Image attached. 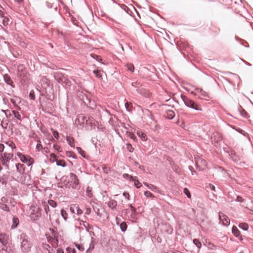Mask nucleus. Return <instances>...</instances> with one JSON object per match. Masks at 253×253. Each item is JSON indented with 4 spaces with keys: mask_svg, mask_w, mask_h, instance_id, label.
Segmentation results:
<instances>
[{
    "mask_svg": "<svg viewBox=\"0 0 253 253\" xmlns=\"http://www.w3.org/2000/svg\"><path fill=\"white\" fill-rule=\"evenodd\" d=\"M108 205L109 208L114 209L117 206V202L115 200H111L108 202Z\"/></svg>",
    "mask_w": 253,
    "mask_h": 253,
    "instance_id": "nucleus-15",
    "label": "nucleus"
},
{
    "mask_svg": "<svg viewBox=\"0 0 253 253\" xmlns=\"http://www.w3.org/2000/svg\"><path fill=\"white\" fill-rule=\"evenodd\" d=\"M17 155L21 162L26 163L28 165H30V159H28L27 157H26L24 155L20 152H18Z\"/></svg>",
    "mask_w": 253,
    "mask_h": 253,
    "instance_id": "nucleus-11",
    "label": "nucleus"
},
{
    "mask_svg": "<svg viewBox=\"0 0 253 253\" xmlns=\"http://www.w3.org/2000/svg\"><path fill=\"white\" fill-rule=\"evenodd\" d=\"M4 146L2 144H0V152H1L4 150Z\"/></svg>",
    "mask_w": 253,
    "mask_h": 253,
    "instance_id": "nucleus-52",
    "label": "nucleus"
},
{
    "mask_svg": "<svg viewBox=\"0 0 253 253\" xmlns=\"http://www.w3.org/2000/svg\"><path fill=\"white\" fill-rule=\"evenodd\" d=\"M211 189L212 190L214 191V190H215V187H214L213 185H212V186H211Z\"/></svg>",
    "mask_w": 253,
    "mask_h": 253,
    "instance_id": "nucleus-64",
    "label": "nucleus"
},
{
    "mask_svg": "<svg viewBox=\"0 0 253 253\" xmlns=\"http://www.w3.org/2000/svg\"><path fill=\"white\" fill-rule=\"evenodd\" d=\"M219 219L220 223L224 226H228L230 224L229 218L222 212L219 213Z\"/></svg>",
    "mask_w": 253,
    "mask_h": 253,
    "instance_id": "nucleus-7",
    "label": "nucleus"
},
{
    "mask_svg": "<svg viewBox=\"0 0 253 253\" xmlns=\"http://www.w3.org/2000/svg\"><path fill=\"white\" fill-rule=\"evenodd\" d=\"M0 208L4 211H8L9 210L8 206L5 204L2 203H0Z\"/></svg>",
    "mask_w": 253,
    "mask_h": 253,
    "instance_id": "nucleus-23",
    "label": "nucleus"
},
{
    "mask_svg": "<svg viewBox=\"0 0 253 253\" xmlns=\"http://www.w3.org/2000/svg\"><path fill=\"white\" fill-rule=\"evenodd\" d=\"M61 216H62V217L64 218V219L65 221L67 220L68 214L65 210H62L61 211Z\"/></svg>",
    "mask_w": 253,
    "mask_h": 253,
    "instance_id": "nucleus-28",
    "label": "nucleus"
},
{
    "mask_svg": "<svg viewBox=\"0 0 253 253\" xmlns=\"http://www.w3.org/2000/svg\"><path fill=\"white\" fill-rule=\"evenodd\" d=\"M47 204L53 208H55L57 206L56 203L52 200H48Z\"/></svg>",
    "mask_w": 253,
    "mask_h": 253,
    "instance_id": "nucleus-30",
    "label": "nucleus"
},
{
    "mask_svg": "<svg viewBox=\"0 0 253 253\" xmlns=\"http://www.w3.org/2000/svg\"><path fill=\"white\" fill-rule=\"evenodd\" d=\"M95 240L93 238H91V241L89 244V247L86 251V253H91L92 250L94 249L95 246Z\"/></svg>",
    "mask_w": 253,
    "mask_h": 253,
    "instance_id": "nucleus-14",
    "label": "nucleus"
},
{
    "mask_svg": "<svg viewBox=\"0 0 253 253\" xmlns=\"http://www.w3.org/2000/svg\"><path fill=\"white\" fill-rule=\"evenodd\" d=\"M43 206H44V210H45V213H46V214H48V212L49 211V207H48V205L47 203H46L45 202H44Z\"/></svg>",
    "mask_w": 253,
    "mask_h": 253,
    "instance_id": "nucleus-39",
    "label": "nucleus"
},
{
    "mask_svg": "<svg viewBox=\"0 0 253 253\" xmlns=\"http://www.w3.org/2000/svg\"><path fill=\"white\" fill-rule=\"evenodd\" d=\"M8 240V236L5 234L0 233V243L3 245H6Z\"/></svg>",
    "mask_w": 253,
    "mask_h": 253,
    "instance_id": "nucleus-12",
    "label": "nucleus"
},
{
    "mask_svg": "<svg viewBox=\"0 0 253 253\" xmlns=\"http://www.w3.org/2000/svg\"><path fill=\"white\" fill-rule=\"evenodd\" d=\"M232 232L234 235V236L236 237H240V239L241 240H242V238L240 236V232L236 226H233L232 229Z\"/></svg>",
    "mask_w": 253,
    "mask_h": 253,
    "instance_id": "nucleus-13",
    "label": "nucleus"
},
{
    "mask_svg": "<svg viewBox=\"0 0 253 253\" xmlns=\"http://www.w3.org/2000/svg\"><path fill=\"white\" fill-rule=\"evenodd\" d=\"M93 73L97 78H101L103 74V71H101L100 70H94Z\"/></svg>",
    "mask_w": 253,
    "mask_h": 253,
    "instance_id": "nucleus-26",
    "label": "nucleus"
},
{
    "mask_svg": "<svg viewBox=\"0 0 253 253\" xmlns=\"http://www.w3.org/2000/svg\"><path fill=\"white\" fill-rule=\"evenodd\" d=\"M243 199L240 197V196H238L236 199V201H237V202H243Z\"/></svg>",
    "mask_w": 253,
    "mask_h": 253,
    "instance_id": "nucleus-50",
    "label": "nucleus"
},
{
    "mask_svg": "<svg viewBox=\"0 0 253 253\" xmlns=\"http://www.w3.org/2000/svg\"><path fill=\"white\" fill-rule=\"evenodd\" d=\"M132 181H133L134 182V184L135 186L136 187V188H139L140 187H141V186H142L141 183L138 180L136 179L135 178H133V179H132Z\"/></svg>",
    "mask_w": 253,
    "mask_h": 253,
    "instance_id": "nucleus-25",
    "label": "nucleus"
},
{
    "mask_svg": "<svg viewBox=\"0 0 253 253\" xmlns=\"http://www.w3.org/2000/svg\"><path fill=\"white\" fill-rule=\"evenodd\" d=\"M123 177L125 179H129L130 180H132L134 177H133L131 175H129L128 174L125 173L123 174Z\"/></svg>",
    "mask_w": 253,
    "mask_h": 253,
    "instance_id": "nucleus-37",
    "label": "nucleus"
},
{
    "mask_svg": "<svg viewBox=\"0 0 253 253\" xmlns=\"http://www.w3.org/2000/svg\"><path fill=\"white\" fill-rule=\"evenodd\" d=\"M1 125L3 128H6L7 127V123L6 122H4L3 121L1 122Z\"/></svg>",
    "mask_w": 253,
    "mask_h": 253,
    "instance_id": "nucleus-45",
    "label": "nucleus"
},
{
    "mask_svg": "<svg viewBox=\"0 0 253 253\" xmlns=\"http://www.w3.org/2000/svg\"><path fill=\"white\" fill-rule=\"evenodd\" d=\"M55 161L56 163V165L57 166H61L62 167H65L66 166V164L65 162H64V161H63V160L56 159Z\"/></svg>",
    "mask_w": 253,
    "mask_h": 253,
    "instance_id": "nucleus-20",
    "label": "nucleus"
},
{
    "mask_svg": "<svg viewBox=\"0 0 253 253\" xmlns=\"http://www.w3.org/2000/svg\"><path fill=\"white\" fill-rule=\"evenodd\" d=\"M21 249L23 253H28L31 250L32 243L30 241L29 237L24 234L20 235Z\"/></svg>",
    "mask_w": 253,
    "mask_h": 253,
    "instance_id": "nucleus-1",
    "label": "nucleus"
},
{
    "mask_svg": "<svg viewBox=\"0 0 253 253\" xmlns=\"http://www.w3.org/2000/svg\"><path fill=\"white\" fill-rule=\"evenodd\" d=\"M127 149L130 152L133 151V148H132V146L130 144L127 145Z\"/></svg>",
    "mask_w": 253,
    "mask_h": 253,
    "instance_id": "nucleus-46",
    "label": "nucleus"
},
{
    "mask_svg": "<svg viewBox=\"0 0 253 253\" xmlns=\"http://www.w3.org/2000/svg\"><path fill=\"white\" fill-rule=\"evenodd\" d=\"M13 155L12 153H4L1 154L0 160L1 161L3 166L8 168L7 163L13 158Z\"/></svg>",
    "mask_w": 253,
    "mask_h": 253,
    "instance_id": "nucleus-3",
    "label": "nucleus"
},
{
    "mask_svg": "<svg viewBox=\"0 0 253 253\" xmlns=\"http://www.w3.org/2000/svg\"><path fill=\"white\" fill-rule=\"evenodd\" d=\"M6 144L7 145H8V146L11 148L12 150L13 149V147L14 146V144L12 142H10L9 143L7 142Z\"/></svg>",
    "mask_w": 253,
    "mask_h": 253,
    "instance_id": "nucleus-48",
    "label": "nucleus"
},
{
    "mask_svg": "<svg viewBox=\"0 0 253 253\" xmlns=\"http://www.w3.org/2000/svg\"><path fill=\"white\" fill-rule=\"evenodd\" d=\"M144 184L149 189L153 191H156L157 190V187L154 185L148 184L146 182H144Z\"/></svg>",
    "mask_w": 253,
    "mask_h": 253,
    "instance_id": "nucleus-18",
    "label": "nucleus"
},
{
    "mask_svg": "<svg viewBox=\"0 0 253 253\" xmlns=\"http://www.w3.org/2000/svg\"><path fill=\"white\" fill-rule=\"evenodd\" d=\"M9 19L6 17H4L2 20V23L3 25L6 26L8 24Z\"/></svg>",
    "mask_w": 253,
    "mask_h": 253,
    "instance_id": "nucleus-38",
    "label": "nucleus"
},
{
    "mask_svg": "<svg viewBox=\"0 0 253 253\" xmlns=\"http://www.w3.org/2000/svg\"><path fill=\"white\" fill-rule=\"evenodd\" d=\"M175 116L174 112L172 110H168L167 112V116L166 117L169 119H172L174 118Z\"/></svg>",
    "mask_w": 253,
    "mask_h": 253,
    "instance_id": "nucleus-17",
    "label": "nucleus"
},
{
    "mask_svg": "<svg viewBox=\"0 0 253 253\" xmlns=\"http://www.w3.org/2000/svg\"><path fill=\"white\" fill-rule=\"evenodd\" d=\"M77 149L78 150V152L83 156L84 157V158L85 157V152L84 151H83L81 148L80 147H77Z\"/></svg>",
    "mask_w": 253,
    "mask_h": 253,
    "instance_id": "nucleus-34",
    "label": "nucleus"
},
{
    "mask_svg": "<svg viewBox=\"0 0 253 253\" xmlns=\"http://www.w3.org/2000/svg\"><path fill=\"white\" fill-rule=\"evenodd\" d=\"M126 67L127 68L128 70H129V71H130L131 72H133L134 68V66H133V64H127L126 65Z\"/></svg>",
    "mask_w": 253,
    "mask_h": 253,
    "instance_id": "nucleus-36",
    "label": "nucleus"
},
{
    "mask_svg": "<svg viewBox=\"0 0 253 253\" xmlns=\"http://www.w3.org/2000/svg\"><path fill=\"white\" fill-rule=\"evenodd\" d=\"M89 213H90V210L87 209L85 213L87 214H89Z\"/></svg>",
    "mask_w": 253,
    "mask_h": 253,
    "instance_id": "nucleus-61",
    "label": "nucleus"
},
{
    "mask_svg": "<svg viewBox=\"0 0 253 253\" xmlns=\"http://www.w3.org/2000/svg\"><path fill=\"white\" fill-rule=\"evenodd\" d=\"M66 140L69 145L71 146V147H73L72 138H70V137H67Z\"/></svg>",
    "mask_w": 253,
    "mask_h": 253,
    "instance_id": "nucleus-40",
    "label": "nucleus"
},
{
    "mask_svg": "<svg viewBox=\"0 0 253 253\" xmlns=\"http://www.w3.org/2000/svg\"><path fill=\"white\" fill-rule=\"evenodd\" d=\"M83 224L85 227V228H86V225H87V224L86 222L83 221Z\"/></svg>",
    "mask_w": 253,
    "mask_h": 253,
    "instance_id": "nucleus-59",
    "label": "nucleus"
},
{
    "mask_svg": "<svg viewBox=\"0 0 253 253\" xmlns=\"http://www.w3.org/2000/svg\"><path fill=\"white\" fill-rule=\"evenodd\" d=\"M57 253H64V252L62 249H57L56 251Z\"/></svg>",
    "mask_w": 253,
    "mask_h": 253,
    "instance_id": "nucleus-54",
    "label": "nucleus"
},
{
    "mask_svg": "<svg viewBox=\"0 0 253 253\" xmlns=\"http://www.w3.org/2000/svg\"><path fill=\"white\" fill-rule=\"evenodd\" d=\"M130 207L131 210H133V211L135 210L133 206H132L131 205H130Z\"/></svg>",
    "mask_w": 253,
    "mask_h": 253,
    "instance_id": "nucleus-63",
    "label": "nucleus"
},
{
    "mask_svg": "<svg viewBox=\"0 0 253 253\" xmlns=\"http://www.w3.org/2000/svg\"><path fill=\"white\" fill-rule=\"evenodd\" d=\"M184 193L189 198H191L190 193L187 188L184 189Z\"/></svg>",
    "mask_w": 253,
    "mask_h": 253,
    "instance_id": "nucleus-42",
    "label": "nucleus"
},
{
    "mask_svg": "<svg viewBox=\"0 0 253 253\" xmlns=\"http://www.w3.org/2000/svg\"><path fill=\"white\" fill-rule=\"evenodd\" d=\"M29 96L30 98L32 100H34L35 99V96L34 95V92L33 91H31L30 93Z\"/></svg>",
    "mask_w": 253,
    "mask_h": 253,
    "instance_id": "nucleus-43",
    "label": "nucleus"
},
{
    "mask_svg": "<svg viewBox=\"0 0 253 253\" xmlns=\"http://www.w3.org/2000/svg\"><path fill=\"white\" fill-rule=\"evenodd\" d=\"M54 149L56 150H57L58 152H61V147L59 145H58L57 144H54Z\"/></svg>",
    "mask_w": 253,
    "mask_h": 253,
    "instance_id": "nucleus-44",
    "label": "nucleus"
},
{
    "mask_svg": "<svg viewBox=\"0 0 253 253\" xmlns=\"http://www.w3.org/2000/svg\"><path fill=\"white\" fill-rule=\"evenodd\" d=\"M216 135H218L217 133L213 134V135L211 137L212 141H214L215 142H218L221 140V138L219 136L217 140L215 138H214Z\"/></svg>",
    "mask_w": 253,
    "mask_h": 253,
    "instance_id": "nucleus-32",
    "label": "nucleus"
},
{
    "mask_svg": "<svg viewBox=\"0 0 253 253\" xmlns=\"http://www.w3.org/2000/svg\"><path fill=\"white\" fill-rule=\"evenodd\" d=\"M1 203H4V204H5V203H6V201H7L6 198H5V197H2L1 199Z\"/></svg>",
    "mask_w": 253,
    "mask_h": 253,
    "instance_id": "nucleus-53",
    "label": "nucleus"
},
{
    "mask_svg": "<svg viewBox=\"0 0 253 253\" xmlns=\"http://www.w3.org/2000/svg\"><path fill=\"white\" fill-rule=\"evenodd\" d=\"M183 100L185 105H186L187 107H190V108L195 109L196 110H199V111L202 110V109L200 108H199L198 106V105L193 101H192L187 98H183Z\"/></svg>",
    "mask_w": 253,
    "mask_h": 253,
    "instance_id": "nucleus-4",
    "label": "nucleus"
},
{
    "mask_svg": "<svg viewBox=\"0 0 253 253\" xmlns=\"http://www.w3.org/2000/svg\"><path fill=\"white\" fill-rule=\"evenodd\" d=\"M85 121H87L86 119V117L82 115H80L75 120V124L82 126L84 123Z\"/></svg>",
    "mask_w": 253,
    "mask_h": 253,
    "instance_id": "nucleus-9",
    "label": "nucleus"
},
{
    "mask_svg": "<svg viewBox=\"0 0 253 253\" xmlns=\"http://www.w3.org/2000/svg\"><path fill=\"white\" fill-rule=\"evenodd\" d=\"M70 180L71 183V185L72 187L73 188L76 189L79 183L77 175L73 173H71L70 174Z\"/></svg>",
    "mask_w": 253,
    "mask_h": 253,
    "instance_id": "nucleus-6",
    "label": "nucleus"
},
{
    "mask_svg": "<svg viewBox=\"0 0 253 253\" xmlns=\"http://www.w3.org/2000/svg\"><path fill=\"white\" fill-rule=\"evenodd\" d=\"M67 252L68 253H76L75 250L71 247H68Z\"/></svg>",
    "mask_w": 253,
    "mask_h": 253,
    "instance_id": "nucleus-41",
    "label": "nucleus"
},
{
    "mask_svg": "<svg viewBox=\"0 0 253 253\" xmlns=\"http://www.w3.org/2000/svg\"><path fill=\"white\" fill-rule=\"evenodd\" d=\"M70 210L72 213H76L78 215L83 213L82 210L80 208L79 206L77 205H72Z\"/></svg>",
    "mask_w": 253,
    "mask_h": 253,
    "instance_id": "nucleus-8",
    "label": "nucleus"
},
{
    "mask_svg": "<svg viewBox=\"0 0 253 253\" xmlns=\"http://www.w3.org/2000/svg\"><path fill=\"white\" fill-rule=\"evenodd\" d=\"M137 134L142 141H146L147 140L146 135L143 132L141 131H137Z\"/></svg>",
    "mask_w": 253,
    "mask_h": 253,
    "instance_id": "nucleus-16",
    "label": "nucleus"
},
{
    "mask_svg": "<svg viewBox=\"0 0 253 253\" xmlns=\"http://www.w3.org/2000/svg\"><path fill=\"white\" fill-rule=\"evenodd\" d=\"M12 113L14 115V117L19 120H21V116L18 112L16 111H12Z\"/></svg>",
    "mask_w": 253,
    "mask_h": 253,
    "instance_id": "nucleus-29",
    "label": "nucleus"
},
{
    "mask_svg": "<svg viewBox=\"0 0 253 253\" xmlns=\"http://www.w3.org/2000/svg\"><path fill=\"white\" fill-rule=\"evenodd\" d=\"M120 228L122 231H125L127 229V225L125 222H123L120 224Z\"/></svg>",
    "mask_w": 253,
    "mask_h": 253,
    "instance_id": "nucleus-27",
    "label": "nucleus"
},
{
    "mask_svg": "<svg viewBox=\"0 0 253 253\" xmlns=\"http://www.w3.org/2000/svg\"><path fill=\"white\" fill-rule=\"evenodd\" d=\"M0 17L1 18H3L4 17L3 12L1 10H0Z\"/></svg>",
    "mask_w": 253,
    "mask_h": 253,
    "instance_id": "nucleus-57",
    "label": "nucleus"
},
{
    "mask_svg": "<svg viewBox=\"0 0 253 253\" xmlns=\"http://www.w3.org/2000/svg\"><path fill=\"white\" fill-rule=\"evenodd\" d=\"M123 196L127 199L129 198V194L128 193L124 192L123 193Z\"/></svg>",
    "mask_w": 253,
    "mask_h": 253,
    "instance_id": "nucleus-56",
    "label": "nucleus"
},
{
    "mask_svg": "<svg viewBox=\"0 0 253 253\" xmlns=\"http://www.w3.org/2000/svg\"><path fill=\"white\" fill-rule=\"evenodd\" d=\"M22 166H23V165L21 164H16V168L17 171H19V169L22 168Z\"/></svg>",
    "mask_w": 253,
    "mask_h": 253,
    "instance_id": "nucleus-47",
    "label": "nucleus"
},
{
    "mask_svg": "<svg viewBox=\"0 0 253 253\" xmlns=\"http://www.w3.org/2000/svg\"><path fill=\"white\" fill-rule=\"evenodd\" d=\"M12 225L11 226L12 228H15L17 227V225L19 223V219L17 217H14L12 219Z\"/></svg>",
    "mask_w": 253,
    "mask_h": 253,
    "instance_id": "nucleus-19",
    "label": "nucleus"
},
{
    "mask_svg": "<svg viewBox=\"0 0 253 253\" xmlns=\"http://www.w3.org/2000/svg\"><path fill=\"white\" fill-rule=\"evenodd\" d=\"M30 217L33 220L38 219L41 215V209L37 206H32L29 210Z\"/></svg>",
    "mask_w": 253,
    "mask_h": 253,
    "instance_id": "nucleus-2",
    "label": "nucleus"
},
{
    "mask_svg": "<svg viewBox=\"0 0 253 253\" xmlns=\"http://www.w3.org/2000/svg\"><path fill=\"white\" fill-rule=\"evenodd\" d=\"M206 243L207 244V247L209 249H211V250H214L216 248V246L214 245L213 244L210 242H207L206 241Z\"/></svg>",
    "mask_w": 253,
    "mask_h": 253,
    "instance_id": "nucleus-24",
    "label": "nucleus"
},
{
    "mask_svg": "<svg viewBox=\"0 0 253 253\" xmlns=\"http://www.w3.org/2000/svg\"><path fill=\"white\" fill-rule=\"evenodd\" d=\"M55 79L59 83L65 84L66 85L68 86L71 85L70 82L68 81V79L62 74H58L56 75Z\"/></svg>",
    "mask_w": 253,
    "mask_h": 253,
    "instance_id": "nucleus-5",
    "label": "nucleus"
},
{
    "mask_svg": "<svg viewBox=\"0 0 253 253\" xmlns=\"http://www.w3.org/2000/svg\"><path fill=\"white\" fill-rule=\"evenodd\" d=\"M10 101L14 104L15 105V101L13 99H11Z\"/></svg>",
    "mask_w": 253,
    "mask_h": 253,
    "instance_id": "nucleus-60",
    "label": "nucleus"
},
{
    "mask_svg": "<svg viewBox=\"0 0 253 253\" xmlns=\"http://www.w3.org/2000/svg\"><path fill=\"white\" fill-rule=\"evenodd\" d=\"M3 79L4 81L8 84H10L12 83L10 78L7 74H5L3 76Z\"/></svg>",
    "mask_w": 253,
    "mask_h": 253,
    "instance_id": "nucleus-21",
    "label": "nucleus"
},
{
    "mask_svg": "<svg viewBox=\"0 0 253 253\" xmlns=\"http://www.w3.org/2000/svg\"><path fill=\"white\" fill-rule=\"evenodd\" d=\"M144 195L147 197L154 198V195L148 191L144 192Z\"/></svg>",
    "mask_w": 253,
    "mask_h": 253,
    "instance_id": "nucleus-33",
    "label": "nucleus"
},
{
    "mask_svg": "<svg viewBox=\"0 0 253 253\" xmlns=\"http://www.w3.org/2000/svg\"><path fill=\"white\" fill-rule=\"evenodd\" d=\"M139 83H132V85L133 86H137V85H139Z\"/></svg>",
    "mask_w": 253,
    "mask_h": 253,
    "instance_id": "nucleus-58",
    "label": "nucleus"
},
{
    "mask_svg": "<svg viewBox=\"0 0 253 253\" xmlns=\"http://www.w3.org/2000/svg\"><path fill=\"white\" fill-rule=\"evenodd\" d=\"M50 157L54 159L55 161H56V159H57L56 155L53 153L50 154Z\"/></svg>",
    "mask_w": 253,
    "mask_h": 253,
    "instance_id": "nucleus-55",
    "label": "nucleus"
},
{
    "mask_svg": "<svg viewBox=\"0 0 253 253\" xmlns=\"http://www.w3.org/2000/svg\"><path fill=\"white\" fill-rule=\"evenodd\" d=\"M239 226L245 231H247L249 228L248 225L246 223H241L239 224Z\"/></svg>",
    "mask_w": 253,
    "mask_h": 253,
    "instance_id": "nucleus-22",
    "label": "nucleus"
},
{
    "mask_svg": "<svg viewBox=\"0 0 253 253\" xmlns=\"http://www.w3.org/2000/svg\"><path fill=\"white\" fill-rule=\"evenodd\" d=\"M53 135L54 137L56 138H57L58 137V132H57L56 131H54V130L53 131Z\"/></svg>",
    "mask_w": 253,
    "mask_h": 253,
    "instance_id": "nucleus-51",
    "label": "nucleus"
},
{
    "mask_svg": "<svg viewBox=\"0 0 253 253\" xmlns=\"http://www.w3.org/2000/svg\"><path fill=\"white\" fill-rule=\"evenodd\" d=\"M193 243L199 249L201 248L202 244L198 239H194Z\"/></svg>",
    "mask_w": 253,
    "mask_h": 253,
    "instance_id": "nucleus-31",
    "label": "nucleus"
},
{
    "mask_svg": "<svg viewBox=\"0 0 253 253\" xmlns=\"http://www.w3.org/2000/svg\"><path fill=\"white\" fill-rule=\"evenodd\" d=\"M196 165L201 169H204L207 166L206 161L202 159H199L197 160Z\"/></svg>",
    "mask_w": 253,
    "mask_h": 253,
    "instance_id": "nucleus-10",
    "label": "nucleus"
},
{
    "mask_svg": "<svg viewBox=\"0 0 253 253\" xmlns=\"http://www.w3.org/2000/svg\"><path fill=\"white\" fill-rule=\"evenodd\" d=\"M75 246L77 248V249L80 251H84V248L83 247V245L78 244L77 243L75 244Z\"/></svg>",
    "mask_w": 253,
    "mask_h": 253,
    "instance_id": "nucleus-35",
    "label": "nucleus"
},
{
    "mask_svg": "<svg viewBox=\"0 0 253 253\" xmlns=\"http://www.w3.org/2000/svg\"><path fill=\"white\" fill-rule=\"evenodd\" d=\"M129 136L130 138L132 139L133 140H135L136 138V136L132 133H129Z\"/></svg>",
    "mask_w": 253,
    "mask_h": 253,
    "instance_id": "nucleus-49",
    "label": "nucleus"
},
{
    "mask_svg": "<svg viewBox=\"0 0 253 253\" xmlns=\"http://www.w3.org/2000/svg\"><path fill=\"white\" fill-rule=\"evenodd\" d=\"M90 190H89V189H88H88H87V193H88V196H90V193H90Z\"/></svg>",
    "mask_w": 253,
    "mask_h": 253,
    "instance_id": "nucleus-62",
    "label": "nucleus"
}]
</instances>
